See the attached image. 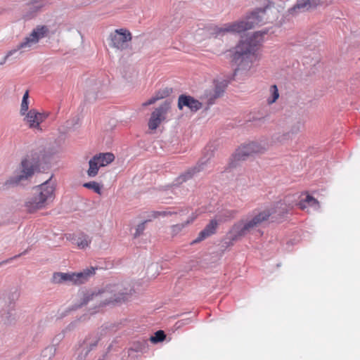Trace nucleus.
<instances>
[{
	"label": "nucleus",
	"mask_w": 360,
	"mask_h": 360,
	"mask_svg": "<svg viewBox=\"0 0 360 360\" xmlns=\"http://www.w3.org/2000/svg\"><path fill=\"white\" fill-rule=\"evenodd\" d=\"M276 9L267 5L264 8H258L248 14L242 20L227 23L224 27L215 26L211 34L214 37L224 36L227 32L240 33L268 22H273L277 18Z\"/></svg>",
	"instance_id": "1"
},
{
	"label": "nucleus",
	"mask_w": 360,
	"mask_h": 360,
	"mask_svg": "<svg viewBox=\"0 0 360 360\" xmlns=\"http://www.w3.org/2000/svg\"><path fill=\"white\" fill-rule=\"evenodd\" d=\"M44 154L42 150H32L21 160L15 174L9 176L4 182L0 184V189L8 190L22 185L23 182L31 179L35 172L40 171Z\"/></svg>",
	"instance_id": "2"
},
{
	"label": "nucleus",
	"mask_w": 360,
	"mask_h": 360,
	"mask_svg": "<svg viewBox=\"0 0 360 360\" xmlns=\"http://www.w3.org/2000/svg\"><path fill=\"white\" fill-rule=\"evenodd\" d=\"M268 32L267 29L254 32L251 36L241 39L234 48L231 56L232 62L237 65L234 75L239 69L248 70L256 58V52L262 41V37Z\"/></svg>",
	"instance_id": "3"
},
{
	"label": "nucleus",
	"mask_w": 360,
	"mask_h": 360,
	"mask_svg": "<svg viewBox=\"0 0 360 360\" xmlns=\"http://www.w3.org/2000/svg\"><path fill=\"white\" fill-rule=\"evenodd\" d=\"M133 288L128 283L108 284L98 292H87L82 298L79 307L87 304L91 300L98 297H104L103 304L121 303L127 301L134 292Z\"/></svg>",
	"instance_id": "4"
},
{
	"label": "nucleus",
	"mask_w": 360,
	"mask_h": 360,
	"mask_svg": "<svg viewBox=\"0 0 360 360\" xmlns=\"http://www.w3.org/2000/svg\"><path fill=\"white\" fill-rule=\"evenodd\" d=\"M271 215V212L269 210H263L248 217L246 219L239 221L230 230L229 233V239L234 241L245 236L266 221Z\"/></svg>",
	"instance_id": "5"
},
{
	"label": "nucleus",
	"mask_w": 360,
	"mask_h": 360,
	"mask_svg": "<svg viewBox=\"0 0 360 360\" xmlns=\"http://www.w3.org/2000/svg\"><path fill=\"white\" fill-rule=\"evenodd\" d=\"M52 177L53 176L39 185L37 188L38 193L25 202V207L28 212L33 213L53 202L55 198V183L52 181Z\"/></svg>",
	"instance_id": "6"
},
{
	"label": "nucleus",
	"mask_w": 360,
	"mask_h": 360,
	"mask_svg": "<svg viewBox=\"0 0 360 360\" xmlns=\"http://www.w3.org/2000/svg\"><path fill=\"white\" fill-rule=\"evenodd\" d=\"M49 30L46 26H37L32 32L26 37L24 40L18 44L14 49L10 50L0 62V65H4L9 57L14 56L18 58L23 52L29 51L31 47L44 38Z\"/></svg>",
	"instance_id": "7"
},
{
	"label": "nucleus",
	"mask_w": 360,
	"mask_h": 360,
	"mask_svg": "<svg viewBox=\"0 0 360 360\" xmlns=\"http://www.w3.org/2000/svg\"><path fill=\"white\" fill-rule=\"evenodd\" d=\"M266 144L265 143H258L255 141L239 147L233 155L230 162V167H236L237 165V161L245 160L253 154L262 153L266 150Z\"/></svg>",
	"instance_id": "8"
},
{
	"label": "nucleus",
	"mask_w": 360,
	"mask_h": 360,
	"mask_svg": "<svg viewBox=\"0 0 360 360\" xmlns=\"http://www.w3.org/2000/svg\"><path fill=\"white\" fill-rule=\"evenodd\" d=\"M266 144L265 143H258L255 141L239 147L233 155L230 162V167H236L237 165V161L245 160L253 154L262 153L266 150Z\"/></svg>",
	"instance_id": "9"
},
{
	"label": "nucleus",
	"mask_w": 360,
	"mask_h": 360,
	"mask_svg": "<svg viewBox=\"0 0 360 360\" xmlns=\"http://www.w3.org/2000/svg\"><path fill=\"white\" fill-rule=\"evenodd\" d=\"M18 298L19 292L17 290L11 292L4 297L0 298V305L3 306V316L7 324H12L15 321L13 311L15 310V302Z\"/></svg>",
	"instance_id": "10"
},
{
	"label": "nucleus",
	"mask_w": 360,
	"mask_h": 360,
	"mask_svg": "<svg viewBox=\"0 0 360 360\" xmlns=\"http://www.w3.org/2000/svg\"><path fill=\"white\" fill-rule=\"evenodd\" d=\"M207 154L202 158L198 164L186 170L185 172L180 174L173 182V186H179L184 182L191 179L195 174L200 172L204 169V166L207 164V161L211 158L213 155V151L211 150V148H206Z\"/></svg>",
	"instance_id": "11"
},
{
	"label": "nucleus",
	"mask_w": 360,
	"mask_h": 360,
	"mask_svg": "<svg viewBox=\"0 0 360 360\" xmlns=\"http://www.w3.org/2000/svg\"><path fill=\"white\" fill-rule=\"evenodd\" d=\"M131 39V32L126 29H117L109 35L111 47L117 49L123 50L127 48L128 42Z\"/></svg>",
	"instance_id": "12"
},
{
	"label": "nucleus",
	"mask_w": 360,
	"mask_h": 360,
	"mask_svg": "<svg viewBox=\"0 0 360 360\" xmlns=\"http://www.w3.org/2000/svg\"><path fill=\"white\" fill-rule=\"evenodd\" d=\"M169 108L170 103L165 101L154 110L148 121V127L150 129L155 130L159 127L160 123L166 119Z\"/></svg>",
	"instance_id": "13"
},
{
	"label": "nucleus",
	"mask_w": 360,
	"mask_h": 360,
	"mask_svg": "<svg viewBox=\"0 0 360 360\" xmlns=\"http://www.w3.org/2000/svg\"><path fill=\"white\" fill-rule=\"evenodd\" d=\"M321 4L320 0H297L296 4L288 10L287 16H296L300 13L314 10Z\"/></svg>",
	"instance_id": "14"
},
{
	"label": "nucleus",
	"mask_w": 360,
	"mask_h": 360,
	"mask_svg": "<svg viewBox=\"0 0 360 360\" xmlns=\"http://www.w3.org/2000/svg\"><path fill=\"white\" fill-rule=\"evenodd\" d=\"M214 87L212 90H207L205 92V96L207 99V105H211L214 103V101L221 96L227 86L226 80L214 81Z\"/></svg>",
	"instance_id": "15"
},
{
	"label": "nucleus",
	"mask_w": 360,
	"mask_h": 360,
	"mask_svg": "<svg viewBox=\"0 0 360 360\" xmlns=\"http://www.w3.org/2000/svg\"><path fill=\"white\" fill-rule=\"evenodd\" d=\"M178 108L182 110L188 108L191 112H195L202 107V104L193 96L186 94H181L178 98Z\"/></svg>",
	"instance_id": "16"
},
{
	"label": "nucleus",
	"mask_w": 360,
	"mask_h": 360,
	"mask_svg": "<svg viewBox=\"0 0 360 360\" xmlns=\"http://www.w3.org/2000/svg\"><path fill=\"white\" fill-rule=\"evenodd\" d=\"M98 342V338L96 335L86 337L79 345L78 360H84L89 353L97 345Z\"/></svg>",
	"instance_id": "17"
},
{
	"label": "nucleus",
	"mask_w": 360,
	"mask_h": 360,
	"mask_svg": "<svg viewBox=\"0 0 360 360\" xmlns=\"http://www.w3.org/2000/svg\"><path fill=\"white\" fill-rule=\"evenodd\" d=\"M293 202H290L289 197H285L283 200H280L278 202H276L274 207L269 210L271 214H276L278 216L283 217L286 214L289 212V211L294 206Z\"/></svg>",
	"instance_id": "18"
},
{
	"label": "nucleus",
	"mask_w": 360,
	"mask_h": 360,
	"mask_svg": "<svg viewBox=\"0 0 360 360\" xmlns=\"http://www.w3.org/2000/svg\"><path fill=\"white\" fill-rule=\"evenodd\" d=\"M218 221L216 219H211L205 227L198 233V237L191 243V244L200 243L207 238L212 236L216 233Z\"/></svg>",
	"instance_id": "19"
},
{
	"label": "nucleus",
	"mask_w": 360,
	"mask_h": 360,
	"mask_svg": "<svg viewBox=\"0 0 360 360\" xmlns=\"http://www.w3.org/2000/svg\"><path fill=\"white\" fill-rule=\"evenodd\" d=\"M94 274L95 269L94 267L84 269L80 272L73 273V284L79 285L84 283L91 276L94 275Z\"/></svg>",
	"instance_id": "20"
},
{
	"label": "nucleus",
	"mask_w": 360,
	"mask_h": 360,
	"mask_svg": "<svg viewBox=\"0 0 360 360\" xmlns=\"http://www.w3.org/2000/svg\"><path fill=\"white\" fill-rule=\"evenodd\" d=\"M91 81L89 82V85L85 93V100L89 103L95 101L98 98V94L101 86L100 84L95 83L91 84Z\"/></svg>",
	"instance_id": "21"
},
{
	"label": "nucleus",
	"mask_w": 360,
	"mask_h": 360,
	"mask_svg": "<svg viewBox=\"0 0 360 360\" xmlns=\"http://www.w3.org/2000/svg\"><path fill=\"white\" fill-rule=\"evenodd\" d=\"M52 282L58 284L63 283L73 284V273L56 272L53 274Z\"/></svg>",
	"instance_id": "22"
},
{
	"label": "nucleus",
	"mask_w": 360,
	"mask_h": 360,
	"mask_svg": "<svg viewBox=\"0 0 360 360\" xmlns=\"http://www.w3.org/2000/svg\"><path fill=\"white\" fill-rule=\"evenodd\" d=\"M24 116V120L29 124L30 128L38 129L37 111L35 109H31Z\"/></svg>",
	"instance_id": "23"
},
{
	"label": "nucleus",
	"mask_w": 360,
	"mask_h": 360,
	"mask_svg": "<svg viewBox=\"0 0 360 360\" xmlns=\"http://www.w3.org/2000/svg\"><path fill=\"white\" fill-rule=\"evenodd\" d=\"M94 157L97 158L98 166L101 167L108 165L115 160V155L111 153H99Z\"/></svg>",
	"instance_id": "24"
},
{
	"label": "nucleus",
	"mask_w": 360,
	"mask_h": 360,
	"mask_svg": "<svg viewBox=\"0 0 360 360\" xmlns=\"http://www.w3.org/2000/svg\"><path fill=\"white\" fill-rule=\"evenodd\" d=\"M74 242L77 244L79 248L84 249L89 245L91 240L88 235L84 233H80L77 237L74 239Z\"/></svg>",
	"instance_id": "25"
},
{
	"label": "nucleus",
	"mask_w": 360,
	"mask_h": 360,
	"mask_svg": "<svg viewBox=\"0 0 360 360\" xmlns=\"http://www.w3.org/2000/svg\"><path fill=\"white\" fill-rule=\"evenodd\" d=\"M195 218V217H189V219H188L186 221L183 223L172 226V234L173 236H176L177 234L181 233L184 228H186L188 224H191L194 221Z\"/></svg>",
	"instance_id": "26"
},
{
	"label": "nucleus",
	"mask_w": 360,
	"mask_h": 360,
	"mask_svg": "<svg viewBox=\"0 0 360 360\" xmlns=\"http://www.w3.org/2000/svg\"><path fill=\"white\" fill-rule=\"evenodd\" d=\"M237 212L234 210H224L219 212L217 217L219 221L224 222L235 217Z\"/></svg>",
	"instance_id": "27"
},
{
	"label": "nucleus",
	"mask_w": 360,
	"mask_h": 360,
	"mask_svg": "<svg viewBox=\"0 0 360 360\" xmlns=\"http://www.w3.org/2000/svg\"><path fill=\"white\" fill-rule=\"evenodd\" d=\"M89 167L87 170V174L89 177H94L97 175L101 166H98L97 158L93 157L89 162Z\"/></svg>",
	"instance_id": "28"
},
{
	"label": "nucleus",
	"mask_w": 360,
	"mask_h": 360,
	"mask_svg": "<svg viewBox=\"0 0 360 360\" xmlns=\"http://www.w3.org/2000/svg\"><path fill=\"white\" fill-rule=\"evenodd\" d=\"M56 348L55 345H51L42 350L41 354V360H51L56 354Z\"/></svg>",
	"instance_id": "29"
},
{
	"label": "nucleus",
	"mask_w": 360,
	"mask_h": 360,
	"mask_svg": "<svg viewBox=\"0 0 360 360\" xmlns=\"http://www.w3.org/2000/svg\"><path fill=\"white\" fill-rule=\"evenodd\" d=\"M304 128V122L301 120H297L291 127L290 131L288 134H285L281 141L286 139L285 136H290V134L295 135L300 132Z\"/></svg>",
	"instance_id": "30"
},
{
	"label": "nucleus",
	"mask_w": 360,
	"mask_h": 360,
	"mask_svg": "<svg viewBox=\"0 0 360 360\" xmlns=\"http://www.w3.org/2000/svg\"><path fill=\"white\" fill-rule=\"evenodd\" d=\"M29 109V91H26L24 94L21 102L20 113L21 115H25L28 112Z\"/></svg>",
	"instance_id": "31"
},
{
	"label": "nucleus",
	"mask_w": 360,
	"mask_h": 360,
	"mask_svg": "<svg viewBox=\"0 0 360 360\" xmlns=\"http://www.w3.org/2000/svg\"><path fill=\"white\" fill-rule=\"evenodd\" d=\"M311 202H314V204H319V201L313 196L307 195L304 199L301 200L298 203H295V205H298L300 209L304 210L307 207V205H309Z\"/></svg>",
	"instance_id": "32"
},
{
	"label": "nucleus",
	"mask_w": 360,
	"mask_h": 360,
	"mask_svg": "<svg viewBox=\"0 0 360 360\" xmlns=\"http://www.w3.org/2000/svg\"><path fill=\"white\" fill-rule=\"evenodd\" d=\"M165 338L166 335L165 332L162 330H159L156 331L152 336H150V340L151 342L156 344L162 342Z\"/></svg>",
	"instance_id": "33"
},
{
	"label": "nucleus",
	"mask_w": 360,
	"mask_h": 360,
	"mask_svg": "<svg viewBox=\"0 0 360 360\" xmlns=\"http://www.w3.org/2000/svg\"><path fill=\"white\" fill-rule=\"evenodd\" d=\"M270 92H271V97L267 99V103L269 104H272L274 102H276V101L279 97V93H278V89L277 88V86L275 85V84L274 85H271V87H270Z\"/></svg>",
	"instance_id": "34"
},
{
	"label": "nucleus",
	"mask_w": 360,
	"mask_h": 360,
	"mask_svg": "<svg viewBox=\"0 0 360 360\" xmlns=\"http://www.w3.org/2000/svg\"><path fill=\"white\" fill-rule=\"evenodd\" d=\"M83 186L84 188L94 190V191L98 194H100L101 192V186L96 181L84 183Z\"/></svg>",
	"instance_id": "35"
},
{
	"label": "nucleus",
	"mask_w": 360,
	"mask_h": 360,
	"mask_svg": "<svg viewBox=\"0 0 360 360\" xmlns=\"http://www.w3.org/2000/svg\"><path fill=\"white\" fill-rule=\"evenodd\" d=\"M172 93V89L169 87H165L160 89L155 93V96L158 97L159 100L162 99L169 96Z\"/></svg>",
	"instance_id": "36"
},
{
	"label": "nucleus",
	"mask_w": 360,
	"mask_h": 360,
	"mask_svg": "<svg viewBox=\"0 0 360 360\" xmlns=\"http://www.w3.org/2000/svg\"><path fill=\"white\" fill-rule=\"evenodd\" d=\"M148 221H149V220H145L140 223L139 224H138L136 229V231L134 234V238H138L143 233V231L146 229V224Z\"/></svg>",
	"instance_id": "37"
},
{
	"label": "nucleus",
	"mask_w": 360,
	"mask_h": 360,
	"mask_svg": "<svg viewBox=\"0 0 360 360\" xmlns=\"http://www.w3.org/2000/svg\"><path fill=\"white\" fill-rule=\"evenodd\" d=\"M49 116V113L43 112L40 113L37 112V127L38 130L41 131V128L40 127V124L44 121Z\"/></svg>",
	"instance_id": "38"
},
{
	"label": "nucleus",
	"mask_w": 360,
	"mask_h": 360,
	"mask_svg": "<svg viewBox=\"0 0 360 360\" xmlns=\"http://www.w3.org/2000/svg\"><path fill=\"white\" fill-rule=\"evenodd\" d=\"M158 100H159L158 97H157L155 95L154 96L150 98L149 100H148L146 102H145L143 103V105L146 106V105H152V104H153L155 102H156Z\"/></svg>",
	"instance_id": "39"
},
{
	"label": "nucleus",
	"mask_w": 360,
	"mask_h": 360,
	"mask_svg": "<svg viewBox=\"0 0 360 360\" xmlns=\"http://www.w3.org/2000/svg\"><path fill=\"white\" fill-rule=\"evenodd\" d=\"M157 213L158 215L165 217V216H169V215H172V214H176L177 212H171V211H162V212H158Z\"/></svg>",
	"instance_id": "40"
},
{
	"label": "nucleus",
	"mask_w": 360,
	"mask_h": 360,
	"mask_svg": "<svg viewBox=\"0 0 360 360\" xmlns=\"http://www.w3.org/2000/svg\"><path fill=\"white\" fill-rule=\"evenodd\" d=\"M27 252H28V250H26L24 252H22V253H20L19 255H17L14 256L13 257H11V258L8 259V260H6V261L3 262V263H7V262H10V261H11V260H13L14 259H16V258L20 257L21 255H25Z\"/></svg>",
	"instance_id": "41"
},
{
	"label": "nucleus",
	"mask_w": 360,
	"mask_h": 360,
	"mask_svg": "<svg viewBox=\"0 0 360 360\" xmlns=\"http://www.w3.org/2000/svg\"><path fill=\"white\" fill-rule=\"evenodd\" d=\"M64 335L63 334H58V335H56L53 340V341H57L59 342L60 340H61L63 338Z\"/></svg>",
	"instance_id": "42"
},
{
	"label": "nucleus",
	"mask_w": 360,
	"mask_h": 360,
	"mask_svg": "<svg viewBox=\"0 0 360 360\" xmlns=\"http://www.w3.org/2000/svg\"><path fill=\"white\" fill-rule=\"evenodd\" d=\"M309 205L311 206V207H319V204H314V202H311V203L309 204Z\"/></svg>",
	"instance_id": "43"
},
{
	"label": "nucleus",
	"mask_w": 360,
	"mask_h": 360,
	"mask_svg": "<svg viewBox=\"0 0 360 360\" xmlns=\"http://www.w3.org/2000/svg\"><path fill=\"white\" fill-rule=\"evenodd\" d=\"M266 117H262V119H259V120H265Z\"/></svg>",
	"instance_id": "44"
},
{
	"label": "nucleus",
	"mask_w": 360,
	"mask_h": 360,
	"mask_svg": "<svg viewBox=\"0 0 360 360\" xmlns=\"http://www.w3.org/2000/svg\"><path fill=\"white\" fill-rule=\"evenodd\" d=\"M98 360H103V359H98Z\"/></svg>",
	"instance_id": "45"
}]
</instances>
